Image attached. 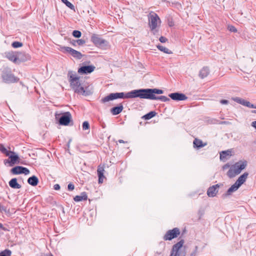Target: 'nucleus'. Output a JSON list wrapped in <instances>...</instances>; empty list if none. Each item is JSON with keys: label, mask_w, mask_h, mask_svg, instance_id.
<instances>
[{"label": "nucleus", "mask_w": 256, "mask_h": 256, "mask_svg": "<svg viewBox=\"0 0 256 256\" xmlns=\"http://www.w3.org/2000/svg\"><path fill=\"white\" fill-rule=\"evenodd\" d=\"M164 92L162 90L156 88H146L132 90L126 94L124 92L111 93L104 98L102 100L106 102L117 98H140L156 100V94H162Z\"/></svg>", "instance_id": "obj_1"}, {"label": "nucleus", "mask_w": 256, "mask_h": 256, "mask_svg": "<svg viewBox=\"0 0 256 256\" xmlns=\"http://www.w3.org/2000/svg\"><path fill=\"white\" fill-rule=\"evenodd\" d=\"M68 76L70 77V86L75 92L85 96L92 94V90L90 86L84 88L81 86L80 77L75 76L72 72H68Z\"/></svg>", "instance_id": "obj_2"}, {"label": "nucleus", "mask_w": 256, "mask_h": 256, "mask_svg": "<svg viewBox=\"0 0 256 256\" xmlns=\"http://www.w3.org/2000/svg\"><path fill=\"white\" fill-rule=\"evenodd\" d=\"M247 165L246 161H239L232 166L227 172L228 176L232 178L240 174Z\"/></svg>", "instance_id": "obj_3"}, {"label": "nucleus", "mask_w": 256, "mask_h": 256, "mask_svg": "<svg viewBox=\"0 0 256 256\" xmlns=\"http://www.w3.org/2000/svg\"><path fill=\"white\" fill-rule=\"evenodd\" d=\"M248 174L245 172L241 175L236 181L227 190L226 194L230 195L232 193L236 191L238 188L246 182Z\"/></svg>", "instance_id": "obj_4"}, {"label": "nucleus", "mask_w": 256, "mask_h": 256, "mask_svg": "<svg viewBox=\"0 0 256 256\" xmlns=\"http://www.w3.org/2000/svg\"><path fill=\"white\" fill-rule=\"evenodd\" d=\"M55 118L56 120H58L60 124L68 126L72 120V114L68 112L64 113L56 112Z\"/></svg>", "instance_id": "obj_5"}, {"label": "nucleus", "mask_w": 256, "mask_h": 256, "mask_svg": "<svg viewBox=\"0 0 256 256\" xmlns=\"http://www.w3.org/2000/svg\"><path fill=\"white\" fill-rule=\"evenodd\" d=\"M2 78L6 83H14L18 82L19 78L16 77L11 72L10 69L6 68L2 74Z\"/></svg>", "instance_id": "obj_6"}, {"label": "nucleus", "mask_w": 256, "mask_h": 256, "mask_svg": "<svg viewBox=\"0 0 256 256\" xmlns=\"http://www.w3.org/2000/svg\"><path fill=\"white\" fill-rule=\"evenodd\" d=\"M148 25L152 31H154L161 23L158 15L154 12H150L148 15Z\"/></svg>", "instance_id": "obj_7"}, {"label": "nucleus", "mask_w": 256, "mask_h": 256, "mask_svg": "<svg viewBox=\"0 0 256 256\" xmlns=\"http://www.w3.org/2000/svg\"><path fill=\"white\" fill-rule=\"evenodd\" d=\"M91 41L98 47L103 48L108 45V42L96 34H92Z\"/></svg>", "instance_id": "obj_8"}, {"label": "nucleus", "mask_w": 256, "mask_h": 256, "mask_svg": "<svg viewBox=\"0 0 256 256\" xmlns=\"http://www.w3.org/2000/svg\"><path fill=\"white\" fill-rule=\"evenodd\" d=\"M180 234V230L177 228H175L172 230H168L164 236V239L165 240H170L175 238H176Z\"/></svg>", "instance_id": "obj_9"}, {"label": "nucleus", "mask_w": 256, "mask_h": 256, "mask_svg": "<svg viewBox=\"0 0 256 256\" xmlns=\"http://www.w3.org/2000/svg\"><path fill=\"white\" fill-rule=\"evenodd\" d=\"M10 172L13 174H24L25 175L28 174L30 172L28 168L22 166H16L11 169Z\"/></svg>", "instance_id": "obj_10"}, {"label": "nucleus", "mask_w": 256, "mask_h": 256, "mask_svg": "<svg viewBox=\"0 0 256 256\" xmlns=\"http://www.w3.org/2000/svg\"><path fill=\"white\" fill-rule=\"evenodd\" d=\"M62 49L64 50V52H68L73 57L76 58L78 59H81L82 57V55L80 52H79L70 47L64 46L62 48Z\"/></svg>", "instance_id": "obj_11"}, {"label": "nucleus", "mask_w": 256, "mask_h": 256, "mask_svg": "<svg viewBox=\"0 0 256 256\" xmlns=\"http://www.w3.org/2000/svg\"><path fill=\"white\" fill-rule=\"evenodd\" d=\"M221 184H216L208 188L207 190V194L209 197L215 196L218 192V189Z\"/></svg>", "instance_id": "obj_12"}, {"label": "nucleus", "mask_w": 256, "mask_h": 256, "mask_svg": "<svg viewBox=\"0 0 256 256\" xmlns=\"http://www.w3.org/2000/svg\"><path fill=\"white\" fill-rule=\"evenodd\" d=\"M172 100H186L188 98L187 96L182 93L174 92L170 94L168 96Z\"/></svg>", "instance_id": "obj_13"}, {"label": "nucleus", "mask_w": 256, "mask_h": 256, "mask_svg": "<svg viewBox=\"0 0 256 256\" xmlns=\"http://www.w3.org/2000/svg\"><path fill=\"white\" fill-rule=\"evenodd\" d=\"M95 69L94 66H82L78 68V72L82 74H88L92 72Z\"/></svg>", "instance_id": "obj_14"}, {"label": "nucleus", "mask_w": 256, "mask_h": 256, "mask_svg": "<svg viewBox=\"0 0 256 256\" xmlns=\"http://www.w3.org/2000/svg\"><path fill=\"white\" fill-rule=\"evenodd\" d=\"M9 156V158L10 159V160H6L4 162L5 164L6 162H8L10 164V166H12L15 164H18L20 162H19V157L18 156L15 154L14 152V154H10V156Z\"/></svg>", "instance_id": "obj_15"}, {"label": "nucleus", "mask_w": 256, "mask_h": 256, "mask_svg": "<svg viewBox=\"0 0 256 256\" xmlns=\"http://www.w3.org/2000/svg\"><path fill=\"white\" fill-rule=\"evenodd\" d=\"M184 240H181L176 244H174L172 246V250L171 252H176V254H180L179 250L182 246L184 244Z\"/></svg>", "instance_id": "obj_16"}, {"label": "nucleus", "mask_w": 256, "mask_h": 256, "mask_svg": "<svg viewBox=\"0 0 256 256\" xmlns=\"http://www.w3.org/2000/svg\"><path fill=\"white\" fill-rule=\"evenodd\" d=\"M104 168L102 167H98L97 170L98 175V183L102 184L103 182L104 178Z\"/></svg>", "instance_id": "obj_17"}, {"label": "nucleus", "mask_w": 256, "mask_h": 256, "mask_svg": "<svg viewBox=\"0 0 256 256\" xmlns=\"http://www.w3.org/2000/svg\"><path fill=\"white\" fill-rule=\"evenodd\" d=\"M124 108L123 106L120 104L118 106H115L111 108L110 112L114 115H117L120 114Z\"/></svg>", "instance_id": "obj_18"}, {"label": "nucleus", "mask_w": 256, "mask_h": 256, "mask_svg": "<svg viewBox=\"0 0 256 256\" xmlns=\"http://www.w3.org/2000/svg\"><path fill=\"white\" fill-rule=\"evenodd\" d=\"M9 185L12 188L16 189H19L22 187L21 185L17 182V179L16 178H12L9 182Z\"/></svg>", "instance_id": "obj_19"}, {"label": "nucleus", "mask_w": 256, "mask_h": 256, "mask_svg": "<svg viewBox=\"0 0 256 256\" xmlns=\"http://www.w3.org/2000/svg\"><path fill=\"white\" fill-rule=\"evenodd\" d=\"M210 73L209 69L208 67H204L199 72V76L201 78H204L206 77Z\"/></svg>", "instance_id": "obj_20"}, {"label": "nucleus", "mask_w": 256, "mask_h": 256, "mask_svg": "<svg viewBox=\"0 0 256 256\" xmlns=\"http://www.w3.org/2000/svg\"><path fill=\"white\" fill-rule=\"evenodd\" d=\"M28 182L32 186H36L38 182V178L36 176H33L28 178Z\"/></svg>", "instance_id": "obj_21"}, {"label": "nucleus", "mask_w": 256, "mask_h": 256, "mask_svg": "<svg viewBox=\"0 0 256 256\" xmlns=\"http://www.w3.org/2000/svg\"><path fill=\"white\" fill-rule=\"evenodd\" d=\"M88 198V196L86 194L85 192H83L81 193L80 196H76L74 200L75 202H80L82 200H86Z\"/></svg>", "instance_id": "obj_22"}, {"label": "nucleus", "mask_w": 256, "mask_h": 256, "mask_svg": "<svg viewBox=\"0 0 256 256\" xmlns=\"http://www.w3.org/2000/svg\"><path fill=\"white\" fill-rule=\"evenodd\" d=\"M231 156V151L228 150L222 151L220 154V159L222 160H225L228 158V156Z\"/></svg>", "instance_id": "obj_23"}, {"label": "nucleus", "mask_w": 256, "mask_h": 256, "mask_svg": "<svg viewBox=\"0 0 256 256\" xmlns=\"http://www.w3.org/2000/svg\"><path fill=\"white\" fill-rule=\"evenodd\" d=\"M194 147H196L197 148H200L206 146V144H203L202 142L198 138H195L194 140Z\"/></svg>", "instance_id": "obj_24"}, {"label": "nucleus", "mask_w": 256, "mask_h": 256, "mask_svg": "<svg viewBox=\"0 0 256 256\" xmlns=\"http://www.w3.org/2000/svg\"><path fill=\"white\" fill-rule=\"evenodd\" d=\"M6 57L10 61L16 62L17 60L16 56L13 52H9L6 54Z\"/></svg>", "instance_id": "obj_25"}, {"label": "nucleus", "mask_w": 256, "mask_h": 256, "mask_svg": "<svg viewBox=\"0 0 256 256\" xmlns=\"http://www.w3.org/2000/svg\"><path fill=\"white\" fill-rule=\"evenodd\" d=\"M157 48L163 52H164L166 54H171L172 53L170 50L169 49L166 48V47H164L158 44L157 46Z\"/></svg>", "instance_id": "obj_26"}, {"label": "nucleus", "mask_w": 256, "mask_h": 256, "mask_svg": "<svg viewBox=\"0 0 256 256\" xmlns=\"http://www.w3.org/2000/svg\"><path fill=\"white\" fill-rule=\"evenodd\" d=\"M0 151L6 156H10V154H14V152L8 150L2 144H0Z\"/></svg>", "instance_id": "obj_27"}, {"label": "nucleus", "mask_w": 256, "mask_h": 256, "mask_svg": "<svg viewBox=\"0 0 256 256\" xmlns=\"http://www.w3.org/2000/svg\"><path fill=\"white\" fill-rule=\"evenodd\" d=\"M234 100L236 102L244 106H246V104H248V101H246L242 98H241L238 97H236L234 98Z\"/></svg>", "instance_id": "obj_28"}, {"label": "nucleus", "mask_w": 256, "mask_h": 256, "mask_svg": "<svg viewBox=\"0 0 256 256\" xmlns=\"http://www.w3.org/2000/svg\"><path fill=\"white\" fill-rule=\"evenodd\" d=\"M156 114V112L154 111H152L148 113L147 114H145L143 118L145 119V120H150L153 117H154Z\"/></svg>", "instance_id": "obj_29"}, {"label": "nucleus", "mask_w": 256, "mask_h": 256, "mask_svg": "<svg viewBox=\"0 0 256 256\" xmlns=\"http://www.w3.org/2000/svg\"><path fill=\"white\" fill-rule=\"evenodd\" d=\"M61 0L63 3H64L70 9L75 11V7L72 3H70L68 0Z\"/></svg>", "instance_id": "obj_30"}, {"label": "nucleus", "mask_w": 256, "mask_h": 256, "mask_svg": "<svg viewBox=\"0 0 256 256\" xmlns=\"http://www.w3.org/2000/svg\"><path fill=\"white\" fill-rule=\"evenodd\" d=\"M12 251L10 250L6 249L0 252V256H11Z\"/></svg>", "instance_id": "obj_31"}, {"label": "nucleus", "mask_w": 256, "mask_h": 256, "mask_svg": "<svg viewBox=\"0 0 256 256\" xmlns=\"http://www.w3.org/2000/svg\"><path fill=\"white\" fill-rule=\"evenodd\" d=\"M156 100H160L162 102H168L170 100V99L164 96H158L156 97Z\"/></svg>", "instance_id": "obj_32"}, {"label": "nucleus", "mask_w": 256, "mask_h": 256, "mask_svg": "<svg viewBox=\"0 0 256 256\" xmlns=\"http://www.w3.org/2000/svg\"><path fill=\"white\" fill-rule=\"evenodd\" d=\"M72 36L76 38H79L81 36L82 33L79 30H74L72 32Z\"/></svg>", "instance_id": "obj_33"}, {"label": "nucleus", "mask_w": 256, "mask_h": 256, "mask_svg": "<svg viewBox=\"0 0 256 256\" xmlns=\"http://www.w3.org/2000/svg\"><path fill=\"white\" fill-rule=\"evenodd\" d=\"M12 46L13 48H18L21 47L22 46V44L18 42H14L12 43Z\"/></svg>", "instance_id": "obj_34"}, {"label": "nucleus", "mask_w": 256, "mask_h": 256, "mask_svg": "<svg viewBox=\"0 0 256 256\" xmlns=\"http://www.w3.org/2000/svg\"><path fill=\"white\" fill-rule=\"evenodd\" d=\"M90 128V124L88 122L84 121L82 124V129L84 130H88Z\"/></svg>", "instance_id": "obj_35"}, {"label": "nucleus", "mask_w": 256, "mask_h": 256, "mask_svg": "<svg viewBox=\"0 0 256 256\" xmlns=\"http://www.w3.org/2000/svg\"><path fill=\"white\" fill-rule=\"evenodd\" d=\"M2 230L5 232H8L10 230L8 228L4 227L2 224L0 223V234H3V233L1 232Z\"/></svg>", "instance_id": "obj_36"}, {"label": "nucleus", "mask_w": 256, "mask_h": 256, "mask_svg": "<svg viewBox=\"0 0 256 256\" xmlns=\"http://www.w3.org/2000/svg\"><path fill=\"white\" fill-rule=\"evenodd\" d=\"M74 42H76L79 46H82L86 43V41L82 39H79L76 40H74Z\"/></svg>", "instance_id": "obj_37"}, {"label": "nucleus", "mask_w": 256, "mask_h": 256, "mask_svg": "<svg viewBox=\"0 0 256 256\" xmlns=\"http://www.w3.org/2000/svg\"><path fill=\"white\" fill-rule=\"evenodd\" d=\"M228 29L231 32H237L236 28L232 26H228Z\"/></svg>", "instance_id": "obj_38"}, {"label": "nucleus", "mask_w": 256, "mask_h": 256, "mask_svg": "<svg viewBox=\"0 0 256 256\" xmlns=\"http://www.w3.org/2000/svg\"><path fill=\"white\" fill-rule=\"evenodd\" d=\"M198 247L197 246H196L195 250L192 252L190 256H196L197 253H198Z\"/></svg>", "instance_id": "obj_39"}, {"label": "nucleus", "mask_w": 256, "mask_h": 256, "mask_svg": "<svg viewBox=\"0 0 256 256\" xmlns=\"http://www.w3.org/2000/svg\"><path fill=\"white\" fill-rule=\"evenodd\" d=\"M68 188L69 190H72L74 188V186L72 183H70L68 186Z\"/></svg>", "instance_id": "obj_40"}, {"label": "nucleus", "mask_w": 256, "mask_h": 256, "mask_svg": "<svg viewBox=\"0 0 256 256\" xmlns=\"http://www.w3.org/2000/svg\"><path fill=\"white\" fill-rule=\"evenodd\" d=\"M159 40L162 43L166 42L168 41V39L162 36L160 38Z\"/></svg>", "instance_id": "obj_41"}, {"label": "nucleus", "mask_w": 256, "mask_h": 256, "mask_svg": "<svg viewBox=\"0 0 256 256\" xmlns=\"http://www.w3.org/2000/svg\"><path fill=\"white\" fill-rule=\"evenodd\" d=\"M246 106L248 108H256V106L253 104H252L250 102H248V104H246Z\"/></svg>", "instance_id": "obj_42"}, {"label": "nucleus", "mask_w": 256, "mask_h": 256, "mask_svg": "<svg viewBox=\"0 0 256 256\" xmlns=\"http://www.w3.org/2000/svg\"><path fill=\"white\" fill-rule=\"evenodd\" d=\"M6 208L5 206H2L0 204V212H2L3 211L4 212H6Z\"/></svg>", "instance_id": "obj_43"}, {"label": "nucleus", "mask_w": 256, "mask_h": 256, "mask_svg": "<svg viewBox=\"0 0 256 256\" xmlns=\"http://www.w3.org/2000/svg\"><path fill=\"white\" fill-rule=\"evenodd\" d=\"M54 188L55 190H59L60 189V186L58 184H55L54 186Z\"/></svg>", "instance_id": "obj_44"}, {"label": "nucleus", "mask_w": 256, "mask_h": 256, "mask_svg": "<svg viewBox=\"0 0 256 256\" xmlns=\"http://www.w3.org/2000/svg\"><path fill=\"white\" fill-rule=\"evenodd\" d=\"M220 102L222 104H228V100H220Z\"/></svg>", "instance_id": "obj_45"}, {"label": "nucleus", "mask_w": 256, "mask_h": 256, "mask_svg": "<svg viewBox=\"0 0 256 256\" xmlns=\"http://www.w3.org/2000/svg\"><path fill=\"white\" fill-rule=\"evenodd\" d=\"M170 256H180V254H176V252H171Z\"/></svg>", "instance_id": "obj_46"}, {"label": "nucleus", "mask_w": 256, "mask_h": 256, "mask_svg": "<svg viewBox=\"0 0 256 256\" xmlns=\"http://www.w3.org/2000/svg\"><path fill=\"white\" fill-rule=\"evenodd\" d=\"M118 142L120 143H125L126 142H124V140H118Z\"/></svg>", "instance_id": "obj_47"}, {"label": "nucleus", "mask_w": 256, "mask_h": 256, "mask_svg": "<svg viewBox=\"0 0 256 256\" xmlns=\"http://www.w3.org/2000/svg\"><path fill=\"white\" fill-rule=\"evenodd\" d=\"M76 42H74H74H72V45H74V46H76Z\"/></svg>", "instance_id": "obj_48"}, {"label": "nucleus", "mask_w": 256, "mask_h": 256, "mask_svg": "<svg viewBox=\"0 0 256 256\" xmlns=\"http://www.w3.org/2000/svg\"><path fill=\"white\" fill-rule=\"evenodd\" d=\"M252 113L256 114V110H252Z\"/></svg>", "instance_id": "obj_49"}, {"label": "nucleus", "mask_w": 256, "mask_h": 256, "mask_svg": "<svg viewBox=\"0 0 256 256\" xmlns=\"http://www.w3.org/2000/svg\"><path fill=\"white\" fill-rule=\"evenodd\" d=\"M226 122H222V124H226Z\"/></svg>", "instance_id": "obj_50"}]
</instances>
